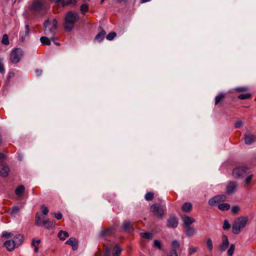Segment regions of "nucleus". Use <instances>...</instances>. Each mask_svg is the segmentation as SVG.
Segmentation results:
<instances>
[{
	"label": "nucleus",
	"mask_w": 256,
	"mask_h": 256,
	"mask_svg": "<svg viewBox=\"0 0 256 256\" xmlns=\"http://www.w3.org/2000/svg\"><path fill=\"white\" fill-rule=\"evenodd\" d=\"M80 16L78 13L69 11L65 16L64 28L66 32L72 31L76 24Z\"/></svg>",
	"instance_id": "obj_1"
},
{
	"label": "nucleus",
	"mask_w": 256,
	"mask_h": 256,
	"mask_svg": "<svg viewBox=\"0 0 256 256\" xmlns=\"http://www.w3.org/2000/svg\"><path fill=\"white\" fill-rule=\"evenodd\" d=\"M248 220L246 216H241L236 218L232 226V232L234 234H238L246 226Z\"/></svg>",
	"instance_id": "obj_2"
},
{
	"label": "nucleus",
	"mask_w": 256,
	"mask_h": 256,
	"mask_svg": "<svg viewBox=\"0 0 256 256\" xmlns=\"http://www.w3.org/2000/svg\"><path fill=\"white\" fill-rule=\"evenodd\" d=\"M44 25L45 34L50 36H54L55 34L56 30L57 28V21L56 19H53L51 21L46 20Z\"/></svg>",
	"instance_id": "obj_3"
},
{
	"label": "nucleus",
	"mask_w": 256,
	"mask_h": 256,
	"mask_svg": "<svg viewBox=\"0 0 256 256\" xmlns=\"http://www.w3.org/2000/svg\"><path fill=\"white\" fill-rule=\"evenodd\" d=\"M23 56V50L20 48H16L12 50L10 54V60L13 64H18Z\"/></svg>",
	"instance_id": "obj_4"
},
{
	"label": "nucleus",
	"mask_w": 256,
	"mask_h": 256,
	"mask_svg": "<svg viewBox=\"0 0 256 256\" xmlns=\"http://www.w3.org/2000/svg\"><path fill=\"white\" fill-rule=\"evenodd\" d=\"M150 211L154 216L159 218H162L164 216V207L159 204H152L150 207Z\"/></svg>",
	"instance_id": "obj_5"
},
{
	"label": "nucleus",
	"mask_w": 256,
	"mask_h": 256,
	"mask_svg": "<svg viewBox=\"0 0 256 256\" xmlns=\"http://www.w3.org/2000/svg\"><path fill=\"white\" fill-rule=\"evenodd\" d=\"M45 2L43 0H34L30 6V9L35 12H38L44 9Z\"/></svg>",
	"instance_id": "obj_6"
},
{
	"label": "nucleus",
	"mask_w": 256,
	"mask_h": 256,
	"mask_svg": "<svg viewBox=\"0 0 256 256\" xmlns=\"http://www.w3.org/2000/svg\"><path fill=\"white\" fill-rule=\"evenodd\" d=\"M248 168L246 167H238L232 171V175L236 178H244L246 174Z\"/></svg>",
	"instance_id": "obj_7"
},
{
	"label": "nucleus",
	"mask_w": 256,
	"mask_h": 256,
	"mask_svg": "<svg viewBox=\"0 0 256 256\" xmlns=\"http://www.w3.org/2000/svg\"><path fill=\"white\" fill-rule=\"evenodd\" d=\"M226 196L224 194H220L215 196L208 200V204L211 206H218L222 202L226 200Z\"/></svg>",
	"instance_id": "obj_8"
},
{
	"label": "nucleus",
	"mask_w": 256,
	"mask_h": 256,
	"mask_svg": "<svg viewBox=\"0 0 256 256\" xmlns=\"http://www.w3.org/2000/svg\"><path fill=\"white\" fill-rule=\"evenodd\" d=\"M238 184L234 181L230 182L226 187V192L228 194L234 193L237 190Z\"/></svg>",
	"instance_id": "obj_9"
},
{
	"label": "nucleus",
	"mask_w": 256,
	"mask_h": 256,
	"mask_svg": "<svg viewBox=\"0 0 256 256\" xmlns=\"http://www.w3.org/2000/svg\"><path fill=\"white\" fill-rule=\"evenodd\" d=\"M228 245L229 242L228 238L226 236L224 235L222 236V242L218 246V249L221 252H224L228 248Z\"/></svg>",
	"instance_id": "obj_10"
},
{
	"label": "nucleus",
	"mask_w": 256,
	"mask_h": 256,
	"mask_svg": "<svg viewBox=\"0 0 256 256\" xmlns=\"http://www.w3.org/2000/svg\"><path fill=\"white\" fill-rule=\"evenodd\" d=\"M244 142L247 145H250L256 141V137L251 132H248L244 134Z\"/></svg>",
	"instance_id": "obj_11"
},
{
	"label": "nucleus",
	"mask_w": 256,
	"mask_h": 256,
	"mask_svg": "<svg viewBox=\"0 0 256 256\" xmlns=\"http://www.w3.org/2000/svg\"><path fill=\"white\" fill-rule=\"evenodd\" d=\"M10 171V168L7 164L4 163L0 164V176L6 177L8 175Z\"/></svg>",
	"instance_id": "obj_12"
},
{
	"label": "nucleus",
	"mask_w": 256,
	"mask_h": 256,
	"mask_svg": "<svg viewBox=\"0 0 256 256\" xmlns=\"http://www.w3.org/2000/svg\"><path fill=\"white\" fill-rule=\"evenodd\" d=\"M182 220L185 226V227L190 226L192 224L195 222L196 220L194 218L184 215L181 217Z\"/></svg>",
	"instance_id": "obj_13"
},
{
	"label": "nucleus",
	"mask_w": 256,
	"mask_h": 256,
	"mask_svg": "<svg viewBox=\"0 0 256 256\" xmlns=\"http://www.w3.org/2000/svg\"><path fill=\"white\" fill-rule=\"evenodd\" d=\"M178 221L177 218L174 216H170L167 220L166 226L168 228H175L178 226Z\"/></svg>",
	"instance_id": "obj_14"
},
{
	"label": "nucleus",
	"mask_w": 256,
	"mask_h": 256,
	"mask_svg": "<svg viewBox=\"0 0 256 256\" xmlns=\"http://www.w3.org/2000/svg\"><path fill=\"white\" fill-rule=\"evenodd\" d=\"M4 245L6 247V249L10 252L14 250V249L16 247L13 240L6 241Z\"/></svg>",
	"instance_id": "obj_15"
},
{
	"label": "nucleus",
	"mask_w": 256,
	"mask_h": 256,
	"mask_svg": "<svg viewBox=\"0 0 256 256\" xmlns=\"http://www.w3.org/2000/svg\"><path fill=\"white\" fill-rule=\"evenodd\" d=\"M24 236L20 234H18L15 236L12 240L14 242L16 247H18L22 244L24 242Z\"/></svg>",
	"instance_id": "obj_16"
},
{
	"label": "nucleus",
	"mask_w": 256,
	"mask_h": 256,
	"mask_svg": "<svg viewBox=\"0 0 256 256\" xmlns=\"http://www.w3.org/2000/svg\"><path fill=\"white\" fill-rule=\"evenodd\" d=\"M77 2L78 0H62L61 6L62 7H65L68 6H74L76 5Z\"/></svg>",
	"instance_id": "obj_17"
},
{
	"label": "nucleus",
	"mask_w": 256,
	"mask_h": 256,
	"mask_svg": "<svg viewBox=\"0 0 256 256\" xmlns=\"http://www.w3.org/2000/svg\"><path fill=\"white\" fill-rule=\"evenodd\" d=\"M122 248L117 244H116L112 251V256H120Z\"/></svg>",
	"instance_id": "obj_18"
},
{
	"label": "nucleus",
	"mask_w": 256,
	"mask_h": 256,
	"mask_svg": "<svg viewBox=\"0 0 256 256\" xmlns=\"http://www.w3.org/2000/svg\"><path fill=\"white\" fill-rule=\"evenodd\" d=\"M182 210L184 212H190L192 210V204L189 202H185L182 205Z\"/></svg>",
	"instance_id": "obj_19"
},
{
	"label": "nucleus",
	"mask_w": 256,
	"mask_h": 256,
	"mask_svg": "<svg viewBox=\"0 0 256 256\" xmlns=\"http://www.w3.org/2000/svg\"><path fill=\"white\" fill-rule=\"evenodd\" d=\"M43 226L46 229H50L54 228L56 225L55 222L54 221H50V220H44Z\"/></svg>",
	"instance_id": "obj_20"
},
{
	"label": "nucleus",
	"mask_w": 256,
	"mask_h": 256,
	"mask_svg": "<svg viewBox=\"0 0 256 256\" xmlns=\"http://www.w3.org/2000/svg\"><path fill=\"white\" fill-rule=\"evenodd\" d=\"M25 190V188L23 185H20L17 187L15 190V194L18 196L20 197L22 196V194L24 192Z\"/></svg>",
	"instance_id": "obj_21"
},
{
	"label": "nucleus",
	"mask_w": 256,
	"mask_h": 256,
	"mask_svg": "<svg viewBox=\"0 0 256 256\" xmlns=\"http://www.w3.org/2000/svg\"><path fill=\"white\" fill-rule=\"evenodd\" d=\"M58 236L61 240H64L69 236V234L67 232L61 230L58 233Z\"/></svg>",
	"instance_id": "obj_22"
},
{
	"label": "nucleus",
	"mask_w": 256,
	"mask_h": 256,
	"mask_svg": "<svg viewBox=\"0 0 256 256\" xmlns=\"http://www.w3.org/2000/svg\"><path fill=\"white\" fill-rule=\"evenodd\" d=\"M188 256H191L196 253L198 250V247L194 246H189L188 248Z\"/></svg>",
	"instance_id": "obj_23"
},
{
	"label": "nucleus",
	"mask_w": 256,
	"mask_h": 256,
	"mask_svg": "<svg viewBox=\"0 0 256 256\" xmlns=\"http://www.w3.org/2000/svg\"><path fill=\"white\" fill-rule=\"evenodd\" d=\"M122 226L124 230L126 231H130L133 229V227L129 221L124 222Z\"/></svg>",
	"instance_id": "obj_24"
},
{
	"label": "nucleus",
	"mask_w": 256,
	"mask_h": 256,
	"mask_svg": "<svg viewBox=\"0 0 256 256\" xmlns=\"http://www.w3.org/2000/svg\"><path fill=\"white\" fill-rule=\"evenodd\" d=\"M230 205L227 203H222L218 205V208L223 211L228 210H230Z\"/></svg>",
	"instance_id": "obj_25"
},
{
	"label": "nucleus",
	"mask_w": 256,
	"mask_h": 256,
	"mask_svg": "<svg viewBox=\"0 0 256 256\" xmlns=\"http://www.w3.org/2000/svg\"><path fill=\"white\" fill-rule=\"evenodd\" d=\"M186 229V234L188 236H194L195 234V230L192 227L186 226L185 227Z\"/></svg>",
	"instance_id": "obj_26"
},
{
	"label": "nucleus",
	"mask_w": 256,
	"mask_h": 256,
	"mask_svg": "<svg viewBox=\"0 0 256 256\" xmlns=\"http://www.w3.org/2000/svg\"><path fill=\"white\" fill-rule=\"evenodd\" d=\"M225 94L220 93L216 96L215 98V105H217L225 98Z\"/></svg>",
	"instance_id": "obj_27"
},
{
	"label": "nucleus",
	"mask_w": 256,
	"mask_h": 256,
	"mask_svg": "<svg viewBox=\"0 0 256 256\" xmlns=\"http://www.w3.org/2000/svg\"><path fill=\"white\" fill-rule=\"evenodd\" d=\"M40 40L42 45L49 46L50 44V40L46 36H42Z\"/></svg>",
	"instance_id": "obj_28"
},
{
	"label": "nucleus",
	"mask_w": 256,
	"mask_h": 256,
	"mask_svg": "<svg viewBox=\"0 0 256 256\" xmlns=\"http://www.w3.org/2000/svg\"><path fill=\"white\" fill-rule=\"evenodd\" d=\"M140 235L142 238L149 240H151L153 238V234L150 232H140Z\"/></svg>",
	"instance_id": "obj_29"
},
{
	"label": "nucleus",
	"mask_w": 256,
	"mask_h": 256,
	"mask_svg": "<svg viewBox=\"0 0 256 256\" xmlns=\"http://www.w3.org/2000/svg\"><path fill=\"white\" fill-rule=\"evenodd\" d=\"M43 221L42 220L40 213L37 212L36 216V224L38 226H40L43 224Z\"/></svg>",
	"instance_id": "obj_30"
},
{
	"label": "nucleus",
	"mask_w": 256,
	"mask_h": 256,
	"mask_svg": "<svg viewBox=\"0 0 256 256\" xmlns=\"http://www.w3.org/2000/svg\"><path fill=\"white\" fill-rule=\"evenodd\" d=\"M252 97V94L250 93L242 94L238 96V98L240 100H248Z\"/></svg>",
	"instance_id": "obj_31"
},
{
	"label": "nucleus",
	"mask_w": 256,
	"mask_h": 256,
	"mask_svg": "<svg viewBox=\"0 0 256 256\" xmlns=\"http://www.w3.org/2000/svg\"><path fill=\"white\" fill-rule=\"evenodd\" d=\"M206 244L209 252H212L213 250V244L210 238H206Z\"/></svg>",
	"instance_id": "obj_32"
},
{
	"label": "nucleus",
	"mask_w": 256,
	"mask_h": 256,
	"mask_svg": "<svg viewBox=\"0 0 256 256\" xmlns=\"http://www.w3.org/2000/svg\"><path fill=\"white\" fill-rule=\"evenodd\" d=\"M180 246L179 242L176 240H174L172 242V250L176 251Z\"/></svg>",
	"instance_id": "obj_33"
},
{
	"label": "nucleus",
	"mask_w": 256,
	"mask_h": 256,
	"mask_svg": "<svg viewBox=\"0 0 256 256\" xmlns=\"http://www.w3.org/2000/svg\"><path fill=\"white\" fill-rule=\"evenodd\" d=\"M235 250V246L234 244H231L230 247L228 250L227 254L228 256H232Z\"/></svg>",
	"instance_id": "obj_34"
},
{
	"label": "nucleus",
	"mask_w": 256,
	"mask_h": 256,
	"mask_svg": "<svg viewBox=\"0 0 256 256\" xmlns=\"http://www.w3.org/2000/svg\"><path fill=\"white\" fill-rule=\"evenodd\" d=\"M77 242H78L75 238L71 237L66 242V244H70L72 246L74 244H76Z\"/></svg>",
	"instance_id": "obj_35"
},
{
	"label": "nucleus",
	"mask_w": 256,
	"mask_h": 256,
	"mask_svg": "<svg viewBox=\"0 0 256 256\" xmlns=\"http://www.w3.org/2000/svg\"><path fill=\"white\" fill-rule=\"evenodd\" d=\"M2 42L6 46L10 44L8 37L6 34H4L3 35Z\"/></svg>",
	"instance_id": "obj_36"
},
{
	"label": "nucleus",
	"mask_w": 256,
	"mask_h": 256,
	"mask_svg": "<svg viewBox=\"0 0 256 256\" xmlns=\"http://www.w3.org/2000/svg\"><path fill=\"white\" fill-rule=\"evenodd\" d=\"M154 198V194L152 192H147L144 196V198L147 201H151Z\"/></svg>",
	"instance_id": "obj_37"
},
{
	"label": "nucleus",
	"mask_w": 256,
	"mask_h": 256,
	"mask_svg": "<svg viewBox=\"0 0 256 256\" xmlns=\"http://www.w3.org/2000/svg\"><path fill=\"white\" fill-rule=\"evenodd\" d=\"M106 32L104 30H102L100 33L97 34V40H102L105 37Z\"/></svg>",
	"instance_id": "obj_38"
},
{
	"label": "nucleus",
	"mask_w": 256,
	"mask_h": 256,
	"mask_svg": "<svg viewBox=\"0 0 256 256\" xmlns=\"http://www.w3.org/2000/svg\"><path fill=\"white\" fill-rule=\"evenodd\" d=\"M112 230L110 228H108L106 230L102 231L100 233V236H106L110 235L112 234Z\"/></svg>",
	"instance_id": "obj_39"
},
{
	"label": "nucleus",
	"mask_w": 256,
	"mask_h": 256,
	"mask_svg": "<svg viewBox=\"0 0 256 256\" xmlns=\"http://www.w3.org/2000/svg\"><path fill=\"white\" fill-rule=\"evenodd\" d=\"M116 36L115 32H111L109 33L106 36V38L108 40H112Z\"/></svg>",
	"instance_id": "obj_40"
},
{
	"label": "nucleus",
	"mask_w": 256,
	"mask_h": 256,
	"mask_svg": "<svg viewBox=\"0 0 256 256\" xmlns=\"http://www.w3.org/2000/svg\"><path fill=\"white\" fill-rule=\"evenodd\" d=\"M80 10L83 14H84L88 10V4H82L80 6Z\"/></svg>",
	"instance_id": "obj_41"
},
{
	"label": "nucleus",
	"mask_w": 256,
	"mask_h": 256,
	"mask_svg": "<svg viewBox=\"0 0 256 256\" xmlns=\"http://www.w3.org/2000/svg\"><path fill=\"white\" fill-rule=\"evenodd\" d=\"M248 90V88L246 86L238 87L234 88V90L238 92H244Z\"/></svg>",
	"instance_id": "obj_42"
},
{
	"label": "nucleus",
	"mask_w": 256,
	"mask_h": 256,
	"mask_svg": "<svg viewBox=\"0 0 256 256\" xmlns=\"http://www.w3.org/2000/svg\"><path fill=\"white\" fill-rule=\"evenodd\" d=\"M154 246L160 250L162 248V244L160 241L157 240H154Z\"/></svg>",
	"instance_id": "obj_43"
},
{
	"label": "nucleus",
	"mask_w": 256,
	"mask_h": 256,
	"mask_svg": "<svg viewBox=\"0 0 256 256\" xmlns=\"http://www.w3.org/2000/svg\"><path fill=\"white\" fill-rule=\"evenodd\" d=\"M13 234L11 232H3L2 233V236L6 238H10Z\"/></svg>",
	"instance_id": "obj_44"
},
{
	"label": "nucleus",
	"mask_w": 256,
	"mask_h": 256,
	"mask_svg": "<svg viewBox=\"0 0 256 256\" xmlns=\"http://www.w3.org/2000/svg\"><path fill=\"white\" fill-rule=\"evenodd\" d=\"M230 224H229L228 220H226L224 221V224H223V226H222V228L224 230H228L230 228Z\"/></svg>",
	"instance_id": "obj_45"
},
{
	"label": "nucleus",
	"mask_w": 256,
	"mask_h": 256,
	"mask_svg": "<svg viewBox=\"0 0 256 256\" xmlns=\"http://www.w3.org/2000/svg\"><path fill=\"white\" fill-rule=\"evenodd\" d=\"M40 240H32V246L36 248V246H38V244H40Z\"/></svg>",
	"instance_id": "obj_46"
},
{
	"label": "nucleus",
	"mask_w": 256,
	"mask_h": 256,
	"mask_svg": "<svg viewBox=\"0 0 256 256\" xmlns=\"http://www.w3.org/2000/svg\"><path fill=\"white\" fill-rule=\"evenodd\" d=\"M20 210V208L18 206H13L12 208L10 214L13 215L17 212H18Z\"/></svg>",
	"instance_id": "obj_47"
},
{
	"label": "nucleus",
	"mask_w": 256,
	"mask_h": 256,
	"mask_svg": "<svg viewBox=\"0 0 256 256\" xmlns=\"http://www.w3.org/2000/svg\"><path fill=\"white\" fill-rule=\"evenodd\" d=\"M240 210V207L238 206H234L232 208V212L236 214Z\"/></svg>",
	"instance_id": "obj_48"
},
{
	"label": "nucleus",
	"mask_w": 256,
	"mask_h": 256,
	"mask_svg": "<svg viewBox=\"0 0 256 256\" xmlns=\"http://www.w3.org/2000/svg\"><path fill=\"white\" fill-rule=\"evenodd\" d=\"M14 73L12 72H8V78L6 80V82L7 84H8V82H10V79L11 78L13 77L14 76Z\"/></svg>",
	"instance_id": "obj_49"
},
{
	"label": "nucleus",
	"mask_w": 256,
	"mask_h": 256,
	"mask_svg": "<svg viewBox=\"0 0 256 256\" xmlns=\"http://www.w3.org/2000/svg\"><path fill=\"white\" fill-rule=\"evenodd\" d=\"M41 209L42 210V212L44 215H47L48 214L49 210L46 206H42Z\"/></svg>",
	"instance_id": "obj_50"
},
{
	"label": "nucleus",
	"mask_w": 256,
	"mask_h": 256,
	"mask_svg": "<svg viewBox=\"0 0 256 256\" xmlns=\"http://www.w3.org/2000/svg\"><path fill=\"white\" fill-rule=\"evenodd\" d=\"M5 72V69L4 68V65L2 62V60L0 59V72L1 74H4Z\"/></svg>",
	"instance_id": "obj_51"
},
{
	"label": "nucleus",
	"mask_w": 256,
	"mask_h": 256,
	"mask_svg": "<svg viewBox=\"0 0 256 256\" xmlns=\"http://www.w3.org/2000/svg\"><path fill=\"white\" fill-rule=\"evenodd\" d=\"M252 176L253 174H250L248 176V178L246 179L245 180L246 184H250L252 179Z\"/></svg>",
	"instance_id": "obj_52"
},
{
	"label": "nucleus",
	"mask_w": 256,
	"mask_h": 256,
	"mask_svg": "<svg viewBox=\"0 0 256 256\" xmlns=\"http://www.w3.org/2000/svg\"><path fill=\"white\" fill-rule=\"evenodd\" d=\"M242 126V122L240 120H238L235 124V128H239Z\"/></svg>",
	"instance_id": "obj_53"
},
{
	"label": "nucleus",
	"mask_w": 256,
	"mask_h": 256,
	"mask_svg": "<svg viewBox=\"0 0 256 256\" xmlns=\"http://www.w3.org/2000/svg\"><path fill=\"white\" fill-rule=\"evenodd\" d=\"M54 217L58 220H60L62 218V215L60 212H58L54 214Z\"/></svg>",
	"instance_id": "obj_54"
},
{
	"label": "nucleus",
	"mask_w": 256,
	"mask_h": 256,
	"mask_svg": "<svg viewBox=\"0 0 256 256\" xmlns=\"http://www.w3.org/2000/svg\"><path fill=\"white\" fill-rule=\"evenodd\" d=\"M29 32H30L29 26L28 24H26L25 26V34H26V36H28Z\"/></svg>",
	"instance_id": "obj_55"
},
{
	"label": "nucleus",
	"mask_w": 256,
	"mask_h": 256,
	"mask_svg": "<svg viewBox=\"0 0 256 256\" xmlns=\"http://www.w3.org/2000/svg\"><path fill=\"white\" fill-rule=\"evenodd\" d=\"M168 256H178L176 251L172 250L170 252Z\"/></svg>",
	"instance_id": "obj_56"
},
{
	"label": "nucleus",
	"mask_w": 256,
	"mask_h": 256,
	"mask_svg": "<svg viewBox=\"0 0 256 256\" xmlns=\"http://www.w3.org/2000/svg\"><path fill=\"white\" fill-rule=\"evenodd\" d=\"M51 2H54L59 6H61L62 0H50Z\"/></svg>",
	"instance_id": "obj_57"
},
{
	"label": "nucleus",
	"mask_w": 256,
	"mask_h": 256,
	"mask_svg": "<svg viewBox=\"0 0 256 256\" xmlns=\"http://www.w3.org/2000/svg\"><path fill=\"white\" fill-rule=\"evenodd\" d=\"M50 40L54 42V44H56V45L59 46L60 44V43L56 42L54 38L53 37V36H50Z\"/></svg>",
	"instance_id": "obj_58"
},
{
	"label": "nucleus",
	"mask_w": 256,
	"mask_h": 256,
	"mask_svg": "<svg viewBox=\"0 0 256 256\" xmlns=\"http://www.w3.org/2000/svg\"><path fill=\"white\" fill-rule=\"evenodd\" d=\"M36 74L38 76H40L42 74V70H36Z\"/></svg>",
	"instance_id": "obj_59"
},
{
	"label": "nucleus",
	"mask_w": 256,
	"mask_h": 256,
	"mask_svg": "<svg viewBox=\"0 0 256 256\" xmlns=\"http://www.w3.org/2000/svg\"><path fill=\"white\" fill-rule=\"evenodd\" d=\"M73 250H76L78 249V242L76 243V244H74L72 246Z\"/></svg>",
	"instance_id": "obj_60"
},
{
	"label": "nucleus",
	"mask_w": 256,
	"mask_h": 256,
	"mask_svg": "<svg viewBox=\"0 0 256 256\" xmlns=\"http://www.w3.org/2000/svg\"><path fill=\"white\" fill-rule=\"evenodd\" d=\"M5 158V156L3 153H0V160H3Z\"/></svg>",
	"instance_id": "obj_61"
},
{
	"label": "nucleus",
	"mask_w": 256,
	"mask_h": 256,
	"mask_svg": "<svg viewBox=\"0 0 256 256\" xmlns=\"http://www.w3.org/2000/svg\"><path fill=\"white\" fill-rule=\"evenodd\" d=\"M34 252L35 253H37L38 251V246H36V248H34Z\"/></svg>",
	"instance_id": "obj_62"
},
{
	"label": "nucleus",
	"mask_w": 256,
	"mask_h": 256,
	"mask_svg": "<svg viewBox=\"0 0 256 256\" xmlns=\"http://www.w3.org/2000/svg\"><path fill=\"white\" fill-rule=\"evenodd\" d=\"M150 0H140L141 3H144L148 2H150Z\"/></svg>",
	"instance_id": "obj_63"
},
{
	"label": "nucleus",
	"mask_w": 256,
	"mask_h": 256,
	"mask_svg": "<svg viewBox=\"0 0 256 256\" xmlns=\"http://www.w3.org/2000/svg\"><path fill=\"white\" fill-rule=\"evenodd\" d=\"M104 1V0H100V4H102Z\"/></svg>",
	"instance_id": "obj_64"
}]
</instances>
